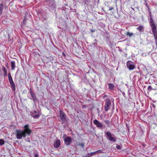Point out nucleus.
Wrapping results in <instances>:
<instances>
[{
	"mask_svg": "<svg viewBox=\"0 0 157 157\" xmlns=\"http://www.w3.org/2000/svg\"><path fill=\"white\" fill-rule=\"evenodd\" d=\"M59 117L60 120L63 123L67 121V117L66 114L63 111L60 110L59 111Z\"/></svg>",
	"mask_w": 157,
	"mask_h": 157,
	"instance_id": "4",
	"label": "nucleus"
},
{
	"mask_svg": "<svg viewBox=\"0 0 157 157\" xmlns=\"http://www.w3.org/2000/svg\"><path fill=\"white\" fill-rule=\"evenodd\" d=\"M30 93L33 100L35 101L36 100V98L34 93L31 90H30Z\"/></svg>",
	"mask_w": 157,
	"mask_h": 157,
	"instance_id": "16",
	"label": "nucleus"
},
{
	"mask_svg": "<svg viewBox=\"0 0 157 157\" xmlns=\"http://www.w3.org/2000/svg\"><path fill=\"white\" fill-rule=\"evenodd\" d=\"M116 148L118 149H120L121 147L119 145H117L116 146Z\"/></svg>",
	"mask_w": 157,
	"mask_h": 157,
	"instance_id": "28",
	"label": "nucleus"
},
{
	"mask_svg": "<svg viewBox=\"0 0 157 157\" xmlns=\"http://www.w3.org/2000/svg\"><path fill=\"white\" fill-rule=\"evenodd\" d=\"M64 143L66 145H69L72 141V139L71 137L68 136L64 140Z\"/></svg>",
	"mask_w": 157,
	"mask_h": 157,
	"instance_id": "9",
	"label": "nucleus"
},
{
	"mask_svg": "<svg viewBox=\"0 0 157 157\" xmlns=\"http://www.w3.org/2000/svg\"><path fill=\"white\" fill-rule=\"evenodd\" d=\"M149 23L151 26L152 31L154 37V39L155 42V44L157 46V29L156 24L155 23L152 17L150 18Z\"/></svg>",
	"mask_w": 157,
	"mask_h": 157,
	"instance_id": "1",
	"label": "nucleus"
},
{
	"mask_svg": "<svg viewBox=\"0 0 157 157\" xmlns=\"http://www.w3.org/2000/svg\"><path fill=\"white\" fill-rule=\"evenodd\" d=\"M126 66L129 70H133L135 68L133 62L131 61H128L127 62Z\"/></svg>",
	"mask_w": 157,
	"mask_h": 157,
	"instance_id": "7",
	"label": "nucleus"
},
{
	"mask_svg": "<svg viewBox=\"0 0 157 157\" xmlns=\"http://www.w3.org/2000/svg\"><path fill=\"white\" fill-rule=\"evenodd\" d=\"M2 70L3 72L4 76H6L7 74V70L4 66H2Z\"/></svg>",
	"mask_w": 157,
	"mask_h": 157,
	"instance_id": "17",
	"label": "nucleus"
},
{
	"mask_svg": "<svg viewBox=\"0 0 157 157\" xmlns=\"http://www.w3.org/2000/svg\"><path fill=\"white\" fill-rule=\"evenodd\" d=\"M113 9V7H109V10H112V9Z\"/></svg>",
	"mask_w": 157,
	"mask_h": 157,
	"instance_id": "30",
	"label": "nucleus"
},
{
	"mask_svg": "<svg viewBox=\"0 0 157 157\" xmlns=\"http://www.w3.org/2000/svg\"><path fill=\"white\" fill-rule=\"evenodd\" d=\"M136 29L140 32H141L144 31V27L143 25H140L138 26Z\"/></svg>",
	"mask_w": 157,
	"mask_h": 157,
	"instance_id": "15",
	"label": "nucleus"
},
{
	"mask_svg": "<svg viewBox=\"0 0 157 157\" xmlns=\"http://www.w3.org/2000/svg\"><path fill=\"white\" fill-rule=\"evenodd\" d=\"M145 5L146 6V7L147 8L148 10H150L149 7V6H148V5H147V2L146 3Z\"/></svg>",
	"mask_w": 157,
	"mask_h": 157,
	"instance_id": "26",
	"label": "nucleus"
},
{
	"mask_svg": "<svg viewBox=\"0 0 157 157\" xmlns=\"http://www.w3.org/2000/svg\"><path fill=\"white\" fill-rule=\"evenodd\" d=\"M94 31H95V30H93V29H91V30H90V31H91V32H94Z\"/></svg>",
	"mask_w": 157,
	"mask_h": 157,
	"instance_id": "33",
	"label": "nucleus"
},
{
	"mask_svg": "<svg viewBox=\"0 0 157 157\" xmlns=\"http://www.w3.org/2000/svg\"><path fill=\"white\" fill-rule=\"evenodd\" d=\"M11 69L12 70H14L16 67L15 61H12L11 62Z\"/></svg>",
	"mask_w": 157,
	"mask_h": 157,
	"instance_id": "18",
	"label": "nucleus"
},
{
	"mask_svg": "<svg viewBox=\"0 0 157 157\" xmlns=\"http://www.w3.org/2000/svg\"><path fill=\"white\" fill-rule=\"evenodd\" d=\"M105 124L107 125H109L110 124V122L109 121L106 120L105 121Z\"/></svg>",
	"mask_w": 157,
	"mask_h": 157,
	"instance_id": "23",
	"label": "nucleus"
},
{
	"mask_svg": "<svg viewBox=\"0 0 157 157\" xmlns=\"http://www.w3.org/2000/svg\"><path fill=\"white\" fill-rule=\"evenodd\" d=\"M4 141L2 139H0V145H3L4 144Z\"/></svg>",
	"mask_w": 157,
	"mask_h": 157,
	"instance_id": "22",
	"label": "nucleus"
},
{
	"mask_svg": "<svg viewBox=\"0 0 157 157\" xmlns=\"http://www.w3.org/2000/svg\"><path fill=\"white\" fill-rule=\"evenodd\" d=\"M91 156H90V155H88V154H86V155L82 156V157H90Z\"/></svg>",
	"mask_w": 157,
	"mask_h": 157,
	"instance_id": "27",
	"label": "nucleus"
},
{
	"mask_svg": "<svg viewBox=\"0 0 157 157\" xmlns=\"http://www.w3.org/2000/svg\"><path fill=\"white\" fill-rule=\"evenodd\" d=\"M148 12H149V13L150 14V16L151 17V13L150 11V10H148Z\"/></svg>",
	"mask_w": 157,
	"mask_h": 157,
	"instance_id": "29",
	"label": "nucleus"
},
{
	"mask_svg": "<svg viewBox=\"0 0 157 157\" xmlns=\"http://www.w3.org/2000/svg\"><path fill=\"white\" fill-rule=\"evenodd\" d=\"M84 3L86 4L87 3L90 2V0H84Z\"/></svg>",
	"mask_w": 157,
	"mask_h": 157,
	"instance_id": "24",
	"label": "nucleus"
},
{
	"mask_svg": "<svg viewBox=\"0 0 157 157\" xmlns=\"http://www.w3.org/2000/svg\"><path fill=\"white\" fill-rule=\"evenodd\" d=\"M30 114L32 117L36 119L40 117L39 112L36 110H34L33 112H31Z\"/></svg>",
	"mask_w": 157,
	"mask_h": 157,
	"instance_id": "8",
	"label": "nucleus"
},
{
	"mask_svg": "<svg viewBox=\"0 0 157 157\" xmlns=\"http://www.w3.org/2000/svg\"><path fill=\"white\" fill-rule=\"evenodd\" d=\"M108 86H109V89L111 90H113L114 89V85L112 83H108Z\"/></svg>",
	"mask_w": 157,
	"mask_h": 157,
	"instance_id": "20",
	"label": "nucleus"
},
{
	"mask_svg": "<svg viewBox=\"0 0 157 157\" xmlns=\"http://www.w3.org/2000/svg\"><path fill=\"white\" fill-rule=\"evenodd\" d=\"M35 157H38V155L37 154H35L34 155Z\"/></svg>",
	"mask_w": 157,
	"mask_h": 157,
	"instance_id": "31",
	"label": "nucleus"
},
{
	"mask_svg": "<svg viewBox=\"0 0 157 157\" xmlns=\"http://www.w3.org/2000/svg\"><path fill=\"white\" fill-rule=\"evenodd\" d=\"M8 79L12 89L14 91L15 90V85L13 81L10 73L8 74Z\"/></svg>",
	"mask_w": 157,
	"mask_h": 157,
	"instance_id": "5",
	"label": "nucleus"
},
{
	"mask_svg": "<svg viewBox=\"0 0 157 157\" xmlns=\"http://www.w3.org/2000/svg\"><path fill=\"white\" fill-rule=\"evenodd\" d=\"M24 130H22L26 136H29L32 133V130L29 128L28 124H26L23 126Z\"/></svg>",
	"mask_w": 157,
	"mask_h": 157,
	"instance_id": "3",
	"label": "nucleus"
},
{
	"mask_svg": "<svg viewBox=\"0 0 157 157\" xmlns=\"http://www.w3.org/2000/svg\"><path fill=\"white\" fill-rule=\"evenodd\" d=\"M126 35L127 36H131L133 35V33H130L129 32H127L126 33Z\"/></svg>",
	"mask_w": 157,
	"mask_h": 157,
	"instance_id": "21",
	"label": "nucleus"
},
{
	"mask_svg": "<svg viewBox=\"0 0 157 157\" xmlns=\"http://www.w3.org/2000/svg\"><path fill=\"white\" fill-rule=\"evenodd\" d=\"M60 145V141L59 140H57L54 144V147L56 148L59 147Z\"/></svg>",
	"mask_w": 157,
	"mask_h": 157,
	"instance_id": "14",
	"label": "nucleus"
},
{
	"mask_svg": "<svg viewBox=\"0 0 157 157\" xmlns=\"http://www.w3.org/2000/svg\"><path fill=\"white\" fill-rule=\"evenodd\" d=\"M105 135L107 136L110 140L113 142L116 141L115 138L112 136L111 134L109 132H106Z\"/></svg>",
	"mask_w": 157,
	"mask_h": 157,
	"instance_id": "10",
	"label": "nucleus"
},
{
	"mask_svg": "<svg viewBox=\"0 0 157 157\" xmlns=\"http://www.w3.org/2000/svg\"><path fill=\"white\" fill-rule=\"evenodd\" d=\"M155 149L156 150H157V147H155Z\"/></svg>",
	"mask_w": 157,
	"mask_h": 157,
	"instance_id": "34",
	"label": "nucleus"
},
{
	"mask_svg": "<svg viewBox=\"0 0 157 157\" xmlns=\"http://www.w3.org/2000/svg\"><path fill=\"white\" fill-rule=\"evenodd\" d=\"M8 65V63H7V64H6V66H7V65Z\"/></svg>",
	"mask_w": 157,
	"mask_h": 157,
	"instance_id": "35",
	"label": "nucleus"
},
{
	"mask_svg": "<svg viewBox=\"0 0 157 157\" xmlns=\"http://www.w3.org/2000/svg\"><path fill=\"white\" fill-rule=\"evenodd\" d=\"M31 17V16L29 13H26L25 16L24 17L23 21V22L25 25H26V22L27 20H28L29 18V19Z\"/></svg>",
	"mask_w": 157,
	"mask_h": 157,
	"instance_id": "12",
	"label": "nucleus"
},
{
	"mask_svg": "<svg viewBox=\"0 0 157 157\" xmlns=\"http://www.w3.org/2000/svg\"><path fill=\"white\" fill-rule=\"evenodd\" d=\"M93 122L94 124L96 125L97 127L98 128H101L103 126L102 124L97 119L94 120Z\"/></svg>",
	"mask_w": 157,
	"mask_h": 157,
	"instance_id": "11",
	"label": "nucleus"
},
{
	"mask_svg": "<svg viewBox=\"0 0 157 157\" xmlns=\"http://www.w3.org/2000/svg\"><path fill=\"white\" fill-rule=\"evenodd\" d=\"M102 150L100 149L94 152H92L90 153H88V155H90V156H92L93 155H95L97 154L102 153Z\"/></svg>",
	"mask_w": 157,
	"mask_h": 157,
	"instance_id": "13",
	"label": "nucleus"
},
{
	"mask_svg": "<svg viewBox=\"0 0 157 157\" xmlns=\"http://www.w3.org/2000/svg\"><path fill=\"white\" fill-rule=\"evenodd\" d=\"M111 105V102L109 98H106L105 99V110L106 111L108 110Z\"/></svg>",
	"mask_w": 157,
	"mask_h": 157,
	"instance_id": "6",
	"label": "nucleus"
},
{
	"mask_svg": "<svg viewBox=\"0 0 157 157\" xmlns=\"http://www.w3.org/2000/svg\"><path fill=\"white\" fill-rule=\"evenodd\" d=\"M16 137L18 139H21L22 137L25 138L26 135H25L22 130L21 131L17 129L16 131Z\"/></svg>",
	"mask_w": 157,
	"mask_h": 157,
	"instance_id": "2",
	"label": "nucleus"
},
{
	"mask_svg": "<svg viewBox=\"0 0 157 157\" xmlns=\"http://www.w3.org/2000/svg\"><path fill=\"white\" fill-rule=\"evenodd\" d=\"M144 0L145 1V2H146V0Z\"/></svg>",
	"mask_w": 157,
	"mask_h": 157,
	"instance_id": "36",
	"label": "nucleus"
},
{
	"mask_svg": "<svg viewBox=\"0 0 157 157\" xmlns=\"http://www.w3.org/2000/svg\"><path fill=\"white\" fill-rule=\"evenodd\" d=\"M3 5L2 3L0 4V16L1 15L2 13L3 9Z\"/></svg>",
	"mask_w": 157,
	"mask_h": 157,
	"instance_id": "19",
	"label": "nucleus"
},
{
	"mask_svg": "<svg viewBox=\"0 0 157 157\" xmlns=\"http://www.w3.org/2000/svg\"><path fill=\"white\" fill-rule=\"evenodd\" d=\"M147 89L148 90H154V89L152 88L151 87V86H148V87H147Z\"/></svg>",
	"mask_w": 157,
	"mask_h": 157,
	"instance_id": "25",
	"label": "nucleus"
},
{
	"mask_svg": "<svg viewBox=\"0 0 157 157\" xmlns=\"http://www.w3.org/2000/svg\"><path fill=\"white\" fill-rule=\"evenodd\" d=\"M81 146L82 147H83L84 146V144H80Z\"/></svg>",
	"mask_w": 157,
	"mask_h": 157,
	"instance_id": "32",
	"label": "nucleus"
}]
</instances>
